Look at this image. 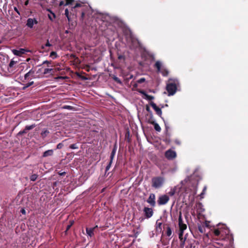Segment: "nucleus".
Here are the masks:
<instances>
[{
    "instance_id": "14",
    "label": "nucleus",
    "mask_w": 248,
    "mask_h": 248,
    "mask_svg": "<svg viewBox=\"0 0 248 248\" xmlns=\"http://www.w3.org/2000/svg\"><path fill=\"white\" fill-rule=\"evenodd\" d=\"M155 196L154 193L150 194L149 198L147 200V202L149 203L152 206L154 207L155 205Z\"/></svg>"
},
{
    "instance_id": "28",
    "label": "nucleus",
    "mask_w": 248,
    "mask_h": 248,
    "mask_svg": "<svg viewBox=\"0 0 248 248\" xmlns=\"http://www.w3.org/2000/svg\"><path fill=\"white\" fill-rule=\"evenodd\" d=\"M49 133V132L47 129L44 130L41 132V136L43 139H45Z\"/></svg>"
},
{
    "instance_id": "58",
    "label": "nucleus",
    "mask_w": 248,
    "mask_h": 248,
    "mask_svg": "<svg viewBox=\"0 0 248 248\" xmlns=\"http://www.w3.org/2000/svg\"><path fill=\"white\" fill-rule=\"evenodd\" d=\"M138 83H135L134 84V85H133V88H136L138 87Z\"/></svg>"
},
{
    "instance_id": "11",
    "label": "nucleus",
    "mask_w": 248,
    "mask_h": 248,
    "mask_svg": "<svg viewBox=\"0 0 248 248\" xmlns=\"http://www.w3.org/2000/svg\"><path fill=\"white\" fill-rule=\"evenodd\" d=\"M220 230L221 231V239L223 240L225 238V235L227 236L230 233V230L227 228V227L225 225H222L219 228Z\"/></svg>"
},
{
    "instance_id": "53",
    "label": "nucleus",
    "mask_w": 248,
    "mask_h": 248,
    "mask_svg": "<svg viewBox=\"0 0 248 248\" xmlns=\"http://www.w3.org/2000/svg\"><path fill=\"white\" fill-rule=\"evenodd\" d=\"M45 46L46 47H49V46H52V45L49 43L48 39L47 40V42H46V44H45Z\"/></svg>"
},
{
    "instance_id": "10",
    "label": "nucleus",
    "mask_w": 248,
    "mask_h": 248,
    "mask_svg": "<svg viewBox=\"0 0 248 248\" xmlns=\"http://www.w3.org/2000/svg\"><path fill=\"white\" fill-rule=\"evenodd\" d=\"M143 211L146 218H150L154 213L153 209L149 207H145Z\"/></svg>"
},
{
    "instance_id": "36",
    "label": "nucleus",
    "mask_w": 248,
    "mask_h": 248,
    "mask_svg": "<svg viewBox=\"0 0 248 248\" xmlns=\"http://www.w3.org/2000/svg\"><path fill=\"white\" fill-rule=\"evenodd\" d=\"M34 83V82L33 81H31V82H30L28 83H27L23 88V89H25L31 86L32 85H33Z\"/></svg>"
},
{
    "instance_id": "56",
    "label": "nucleus",
    "mask_w": 248,
    "mask_h": 248,
    "mask_svg": "<svg viewBox=\"0 0 248 248\" xmlns=\"http://www.w3.org/2000/svg\"><path fill=\"white\" fill-rule=\"evenodd\" d=\"M65 174H66V172L65 171L59 172V174L61 176H64V175H65Z\"/></svg>"
},
{
    "instance_id": "30",
    "label": "nucleus",
    "mask_w": 248,
    "mask_h": 248,
    "mask_svg": "<svg viewBox=\"0 0 248 248\" xmlns=\"http://www.w3.org/2000/svg\"><path fill=\"white\" fill-rule=\"evenodd\" d=\"M36 126L35 124H31V125H26L25 127V130L29 131L32 129Z\"/></svg>"
},
{
    "instance_id": "1",
    "label": "nucleus",
    "mask_w": 248,
    "mask_h": 248,
    "mask_svg": "<svg viewBox=\"0 0 248 248\" xmlns=\"http://www.w3.org/2000/svg\"><path fill=\"white\" fill-rule=\"evenodd\" d=\"M179 85V82L177 79L170 78L166 87V89L168 93V95H174Z\"/></svg>"
},
{
    "instance_id": "63",
    "label": "nucleus",
    "mask_w": 248,
    "mask_h": 248,
    "mask_svg": "<svg viewBox=\"0 0 248 248\" xmlns=\"http://www.w3.org/2000/svg\"><path fill=\"white\" fill-rule=\"evenodd\" d=\"M123 58H124V56H122V55H120V56H118V59H123Z\"/></svg>"
},
{
    "instance_id": "44",
    "label": "nucleus",
    "mask_w": 248,
    "mask_h": 248,
    "mask_svg": "<svg viewBox=\"0 0 248 248\" xmlns=\"http://www.w3.org/2000/svg\"><path fill=\"white\" fill-rule=\"evenodd\" d=\"M51 63V61H45L43 62L42 63V65L43 64H47V66L48 67L49 66V64Z\"/></svg>"
},
{
    "instance_id": "60",
    "label": "nucleus",
    "mask_w": 248,
    "mask_h": 248,
    "mask_svg": "<svg viewBox=\"0 0 248 248\" xmlns=\"http://www.w3.org/2000/svg\"><path fill=\"white\" fill-rule=\"evenodd\" d=\"M205 224V226L207 227H208L209 226V223L207 221H205L204 223Z\"/></svg>"
},
{
    "instance_id": "51",
    "label": "nucleus",
    "mask_w": 248,
    "mask_h": 248,
    "mask_svg": "<svg viewBox=\"0 0 248 248\" xmlns=\"http://www.w3.org/2000/svg\"><path fill=\"white\" fill-rule=\"evenodd\" d=\"M65 2H64V1L63 0H61L59 3V6L60 7L63 6V5L65 6Z\"/></svg>"
},
{
    "instance_id": "62",
    "label": "nucleus",
    "mask_w": 248,
    "mask_h": 248,
    "mask_svg": "<svg viewBox=\"0 0 248 248\" xmlns=\"http://www.w3.org/2000/svg\"><path fill=\"white\" fill-rule=\"evenodd\" d=\"M46 46H45V45H42V46H41V48H42V49L45 50V48H46Z\"/></svg>"
},
{
    "instance_id": "22",
    "label": "nucleus",
    "mask_w": 248,
    "mask_h": 248,
    "mask_svg": "<svg viewBox=\"0 0 248 248\" xmlns=\"http://www.w3.org/2000/svg\"><path fill=\"white\" fill-rule=\"evenodd\" d=\"M53 154V150H48L45 152H44L43 154V157H46L48 156H51Z\"/></svg>"
},
{
    "instance_id": "33",
    "label": "nucleus",
    "mask_w": 248,
    "mask_h": 248,
    "mask_svg": "<svg viewBox=\"0 0 248 248\" xmlns=\"http://www.w3.org/2000/svg\"><path fill=\"white\" fill-rule=\"evenodd\" d=\"M38 175L36 174H33L30 177V180L32 181H35L38 178Z\"/></svg>"
},
{
    "instance_id": "31",
    "label": "nucleus",
    "mask_w": 248,
    "mask_h": 248,
    "mask_svg": "<svg viewBox=\"0 0 248 248\" xmlns=\"http://www.w3.org/2000/svg\"><path fill=\"white\" fill-rule=\"evenodd\" d=\"M206 189H207V187L206 186H204L203 188V190H202V192L201 193V194L200 195V199H202V198H203L204 197V195L205 193V191L206 190Z\"/></svg>"
},
{
    "instance_id": "17",
    "label": "nucleus",
    "mask_w": 248,
    "mask_h": 248,
    "mask_svg": "<svg viewBox=\"0 0 248 248\" xmlns=\"http://www.w3.org/2000/svg\"><path fill=\"white\" fill-rule=\"evenodd\" d=\"M97 228H98L97 226H96L93 228H87L86 231L87 234L90 237L93 236L94 234L93 231Z\"/></svg>"
},
{
    "instance_id": "57",
    "label": "nucleus",
    "mask_w": 248,
    "mask_h": 248,
    "mask_svg": "<svg viewBox=\"0 0 248 248\" xmlns=\"http://www.w3.org/2000/svg\"><path fill=\"white\" fill-rule=\"evenodd\" d=\"M114 80H115V81H116L117 82H120V79H119L117 77H115V78H114Z\"/></svg>"
},
{
    "instance_id": "45",
    "label": "nucleus",
    "mask_w": 248,
    "mask_h": 248,
    "mask_svg": "<svg viewBox=\"0 0 248 248\" xmlns=\"http://www.w3.org/2000/svg\"><path fill=\"white\" fill-rule=\"evenodd\" d=\"M145 81V78H142L137 80V83H142L144 82Z\"/></svg>"
},
{
    "instance_id": "3",
    "label": "nucleus",
    "mask_w": 248,
    "mask_h": 248,
    "mask_svg": "<svg viewBox=\"0 0 248 248\" xmlns=\"http://www.w3.org/2000/svg\"><path fill=\"white\" fill-rule=\"evenodd\" d=\"M155 67L157 69L158 72L161 73L162 75L166 77L169 75V71L166 68L162 67L161 63L159 61H157L155 64Z\"/></svg>"
},
{
    "instance_id": "42",
    "label": "nucleus",
    "mask_w": 248,
    "mask_h": 248,
    "mask_svg": "<svg viewBox=\"0 0 248 248\" xmlns=\"http://www.w3.org/2000/svg\"><path fill=\"white\" fill-rule=\"evenodd\" d=\"M146 111H147L148 112H149V113L150 114V115H151V116H152V115H153V114H152V111L151 110L149 106L148 105H147L146 106Z\"/></svg>"
},
{
    "instance_id": "35",
    "label": "nucleus",
    "mask_w": 248,
    "mask_h": 248,
    "mask_svg": "<svg viewBox=\"0 0 248 248\" xmlns=\"http://www.w3.org/2000/svg\"><path fill=\"white\" fill-rule=\"evenodd\" d=\"M163 141L165 142L166 144H170L171 142V140L169 137H166L163 140Z\"/></svg>"
},
{
    "instance_id": "24",
    "label": "nucleus",
    "mask_w": 248,
    "mask_h": 248,
    "mask_svg": "<svg viewBox=\"0 0 248 248\" xmlns=\"http://www.w3.org/2000/svg\"><path fill=\"white\" fill-rule=\"evenodd\" d=\"M159 220H157L156 222V230L158 232H162V222H160L158 221Z\"/></svg>"
},
{
    "instance_id": "25",
    "label": "nucleus",
    "mask_w": 248,
    "mask_h": 248,
    "mask_svg": "<svg viewBox=\"0 0 248 248\" xmlns=\"http://www.w3.org/2000/svg\"><path fill=\"white\" fill-rule=\"evenodd\" d=\"M150 123L154 125V128L156 131H157V132L161 131V127L157 123H155L154 121H153L152 122H150Z\"/></svg>"
},
{
    "instance_id": "41",
    "label": "nucleus",
    "mask_w": 248,
    "mask_h": 248,
    "mask_svg": "<svg viewBox=\"0 0 248 248\" xmlns=\"http://www.w3.org/2000/svg\"><path fill=\"white\" fill-rule=\"evenodd\" d=\"M27 130H25V128H24V130H21V131H19V132L18 133L17 135H18V136H21V135H23V134H24L27 133Z\"/></svg>"
},
{
    "instance_id": "54",
    "label": "nucleus",
    "mask_w": 248,
    "mask_h": 248,
    "mask_svg": "<svg viewBox=\"0 0 248 248\" xmlns=\"http://www.w3.org/2000/svg\"><path fill=\"white\" fill-rule=\"evenodd\" d=\"M20 212H21L23 215H25V214H26V210H25L24 208H22V209L20 210Z\"/></svg>"
},
{
    "instance_id": "64",
    "label": "nucleus",
    "mask_w": 248,
    "mask_h": 248,
    "mask_svg": "<svg viewBox=\"0 0 248 248\" xmlns=\"http://www.w3.org/2000/svg\"><path fill=\"white\" fill-rule=\"evenodd\" d=\"M29 3V0H26L25 2V5H27Z\"/></svg>"
},
{
    "instance_id": "18",
    "label": "nucleus",
    "mask_w": 248,
    "mask_h": 248,
    "mask_svg": "<svg viewBox=\"0 0 248 248\" xmlns=\"http://www.w3.org/2000/svg\"><path fill=\"white\" fill-rule=\"evenodd\" d=\"M166 229V234L167 236H170L172 234V230L170 226L168 224H164V228Z\"/></svg>"
},
{
    "instance_id": "39",
    "label": "nucleus",
    "mask_w": 248,
    "mask_h": 248,
    "mask_svg": "<svg viewBox=\"0 0 248 248\" xmlns=\"http://www.w3.org/2000/svg\"><path fill=\"white\" fill-rule=\"evenodd\" d=\"M69 148L72 149H78V147L77 145V144L76 143H75V144H71L69 146Z\"/></svg>"
},
{
    "instance_id": "21",
    "label": "nucleus",
    "mask_w": 248,
    "mask_h": 248,
    "mask_svg": "<svg viewBox=\"0 0 248 248\" xmlns=\"http://www.w3.org/2000/svg\"><path fill=\"white\" fill-rule=\"evenodd\" d=\"M221 231H222L220 230L219 228L215 229L213 231L214 235L216 236L219 237V239H221Z\"/></svg>"
},
{
    "instance_id": "49",
    "label": "nucleus",
    "mask_w": 248,
    "mask_h": 248,
    "mask_svg": "<svg viewBox=\"0 0 248 248\" xmlns=\"http://www.w3.org/2000/svg\"><path fill=\"white\" fill-rule=\"evenodd\" d=\"M195 246L193 244H190L189 245H188V246H187L186 247V248H195Z\"/></svg>"
},
{
    "instance_id": "43",
    "label": "nucleus",
    "mask_w": 248,
    "mask_h": 248,
    "mask_svg": "<svg viewBox=\"0 0 248 248\" xmlns=\"http://www.w3.org/2000/svg\"><path fill=\"white\" fill-rule=\"evenodd\" d=\"M63 108H65V109H69V110H72L73 109V107L72 106H68V105H65L63 107Z\"/></svg>"
},
{
    "instance_id": "47",
    "label": "nucleus",
    "mask_w": 248,
    "mask_h": 248,
    "mask_svg": "<svg viewBox=\"0 0 248 248\" xmlns=\"http://www.w3.org/2000/svg\"><path fill=\"white\" fill-rule=\"evenodd\" d=\"M154 98H155L154 96H153L152 95H148V96H147L146 100L151 101V100H154Z\"/></svg>"
},
{
    "instance_id": "26",
    "label": "nucleus",
    "mask_w": 248,
    "mask_h": 248,
    "mask_svg": "<svg viewBox=\"0 0 248 248\" xmlns=\"http://www.w3.org/2000/svg\"><path fill=\"white\" fill-rule=\"evenodd\" d=\"M136 91L143 95L142 98L143 99H146L147 96H148V94L146 93L145 91L140 89H136Z\"/></svg>"
},
{
    "instance_id": "8",
    "label": "nucleus",
    "mask_w": 248,
    "mask_h": 248,
    "mask_svg": "<svg viewBox=\"0 0 248 248\" xmlns=\"http://www.w3.org/2000/svg\"><path fill=\"white\" fill-rule=\"evenodd\" d=\"M170 198L167 195H163L160 196L158 199L157 202L160 205L166 204L169 201Z\"/></svg>"
},
{
    "instance_id": "4",
    "label": "nucleus",
    "mask_w": 248,
    "mask_h": 248,
    "mask_svg": "<svg viewBox=\"0 0 248 248\" xmlns=\"http://www.w3.org/2000/svg\"><path fill=\"white\" fill-rule=\"evenodd\" d=\"M178 225L179 228V232L180 233H184V231L186 230L187 228L186 224H185L183 222L182 213L181 212L179 213V217H178Z\"/></svg>"
},
{
    "instance_id": "23",
    "label": "nucleus",
    "mask_w": 248,
    "mask_h": 248,
    "mask_svg": "<svg viewBox=\"0 0 248 248\" xmlns=\"http://www.w3.org/2000/svg\"><path fill=\"white\" fill-rule=\"evenodd\" d=\"M55 72L53 68H45L44 70V74L46 75L47 74H50V75H53Z\"/></svg>"
},
{
    "instance_id": "50",
    "label": "nucleus",
    "mask_w": 248,
    "mask_h": 248,
    "mask_svg": "<svg viewBox=\"0 0 248 248\" xmlns=\"http://www.w3.org/2000/svg\"><path fill=\"white\" fill-rule=\"evenodd\" d=\"M85 16V12L84 11H82L81 14L80 20H83L84 19Z\"/></svg>"
},
{
    "instance_id": "9",
    "label": "nucleus",
    "mask_w": 248,
    "mask_h": 248,
    "mask_svg": "<svg viewBox=\"0 0 248 248\" xmlns=\"http://www.w3.org/2000/svg\"><path fill=\"white\" fill-rule=\"evenodd\" d=\"M35 70L33 69H31L28 72H27L25 75H24V80H23V81H24L25 80H31L33 78H35Z\"/></svg>"
},
{
    "instance_id": "6",
    "label": "nucleus",
    "mask_w": 248,
    "mask_h": 248,
    "mask_svg": "<svg viewBox=\"0 0 248 248\" xmlns=\"http://www.w3.org/2000/svg\"><path fill=\"white\" fill-rule=\"evenodd\" d=\"M165 156L168 160H173L176 157V153L171 149H169L166 151Z\"/></svg>"
},
{
    "instance_id": "7",
    "label": "nucleus",
    "mask_w": 248,
    "mask_h": 248,
    "mask_svg": "<svg viewBox=\"0 0 248 248\" xmlns=\"http://www.w3.org/2000/svg\"><path fill=\"white\" fill-rule=\"evenodd\" d=\"M17 62L11 60L10 62L7 64L6 69L9 73H13L16 69V64Z\"/></svg>"
},
{
    "instance_id": "52",
    "label": "nucleus",
    "mask_w": 248,
    "mask_h": 248,
    "mask_svg": "<svg viewBox=\"0 0 248 248\" xmlns=\"http://www.w3.org/2000/svg\"><path fill=\"white\" fill-rule=\"evenodd\" d=\"M64 15H65V16L66 17H68L69 16V11H68V9H66L65 10V13H64Z\"/></svg>"
},
{
    "instance_id": "59",
    "label": "nucleus",
    "mask_w": 248,
    "mask_h": 248,
    "mask_svg": "<svg viewBox=\"0 0 248 248\" xmlns=\"http://www.w3.org/2000/svg\"><path fill=\"white\" fill-rule=\"evenodd\" d=\"M169 194L170 195V196H173L174 194V191H170L169 192Z\"/></svg>"
},
{
    "instance_id": "34",
    "label": "nucleus",
    "mask_w": 248,
    "mask_h": 248,
    "mask_svg": "<svg viewBox=\"0 0 248 248\" xmlns=\"http://www.w3.org/2000/svg\"><path fill=\"white\" fill-rule=\"evenodd\" d=\"M112 161H111V160L109 161L108 164V165L107 166V167L106 168V170H105L106 172L107 171H108L109 170V169L110 168L111 164H112Z\"/></svg>"
},
{
    "instance_id": "61",
    "label": "nucleus",
    "mask_w": 248,
    "mask_h": 248,
    "mask_svg": "<svg viewBox=\"0 0 248 248\" xmlns=\"http://www.w3.org/2000/svg\"><path fill=\"white\" fill-rule=\"evenodd\" d=\"M72 224H71V225H68V226H67L66 231H67L68 230H69V229L70 228V227H71V226Z\"/></svg>"
},
{
    "instance_id": "32",
    "label": "nucleus",
    "mask_w": 248,
    "mask_h": 248,
    "mask_svg": "<svg viewBox=\"0 0 248 248\" xmlns=\"http://www.w3.org/2000/svg\"><path fill=\"white\" fill-rule=\"evenodd\" d=\"M129 137H130V132H129V131L128 130L125 133V138L126 140H127V141L128 142H130V139Z\"/></svg>"
},
{
    "instance_id": "20",
    "label": "nucleus",
    "mask_w": 248,
    "mask_h": 248,
    "mask_svg": "<svg viewBox=\"0 0 248 248\" xmlns=\"http://www.w3.org/2000/svg\"><path fill=\"white\" fill-rule=\"evenodd\" d=\"M130 39L133 45H135L136 47L140 45L139 40L134 38L132 34H130Z\"/></svg>"
},
{
    "instance_id": "27",
    "label": "nucleus",
    "mask_w": 248,
    "mask_h": 248,
    "mask_svg": "<svg viewBox=\"0 0 248 248\" xmlns=\"http://www.w3.org/2000/svg\"><path fill=\"white\" fill-rule=\"evenodd\" d=\"M226 237L229 240L230 245H232V244L233 243V241H234L233 236L232 234H230V233H229V234H228L226 236Z\"/></svg>"
},
{
    "instance_id": "38",
    "label": "nucleus",
    "mask_w": 248,
    "mask_h": 248,
    "mask_svg": "<svg viewBox=\"0 0 248 248\" xmlns=\"http://www.w3.org/2000/svg\"><path fill=\"white\" fill-rule=\"evenodd\" d=\"M57 53L55 51H52L50 53V57L52 58L53 59H54L55 58L57 57Z\"/></svg>"
},
{
    "instance_id": "37",
    "label": "nucleus",
    "mask_w": 248,
    "mask_h": 248,
    "mask_svg": "<svg viewBox=\"0 0 248 248\" xmlns=\"http://www.w3.org/2000/svg\"><path fill=\"white\" fill-rule=\"evenodd\" d=\"M74 1L75 0H65V6L72 4Z\"/></svg>"
},
{
    "instance_id": "48",
    "label": "nucleus",
    "mask_w": 248,
    "mask_h": 248,
    "mask_svg": "<svg viewBox=\"0 0 248 248\" xmlns=\"http://www.w3.org/2000/svg\"><path fill=\"white\" fill-rule=\"evenodd\" d=\"M82 6V4L80 3H77L75 5L72 7L73 9H75L76 8H78V7H81Z\"/></svg>"
},
{
    "instance_id": "13",
    "label": "nucleus",
    "mask_w": 248,
    "mask_h": 248,
    "mask_svg": "<svg viewBox=\"0 0 248 248\" xmlns=\"http://www.w3.org/2000/svg\"><path fill=\"white\" fill-rule=\"evenodd\" d=\"M150 105L152 106L153 109L155 110L156 114L160 117L162 115L161 108L156 106L154 102H150Z\"/></svg>"
},
{
    "instance_id": "40",
    "label": "nucleus",
    "mask_w": 248,
    "mask_h": 248,
    "mask_svg": "<svg viewBox=\"0 0 248 248\" xmlns=\"http://www.w3.org/2000/svg\"><path fill=\"white\" fill-rule=\"evenodd\" d=\"M27 130H25V128H24V130H21V131H19V132L18 133L17 135H18V136H21V135H23V134H24L27 133Z\"/></svg>"
},
{
    "instance_id": "5",
    "label": "nucleus",
    "mask_w": 248,
    "mask_h": 248,
    "mask_svg": "<svg viewBox=\"0 0 248 248\" xmlns=\"http://www.w3.org/2000/svg\"><path fill=\"white\" fill-rule=\"evenodd\" d=\"M8 62V57L7 56L1 54V70H4L6 69Z\"/></svg>"
},
{
    "instance_id": "16",
    "label": "nucleus",
    "mask_w": 248,
    "mask_h": 248,
    "mask_svg": "<svg viewBox=\"0 0 248 248\" xmlns=\"http://www.w3.org/2000/svg\"><path fill=\"white\" fill-rule=\"evenodd\" d=\"M27 51V50L23 48H20L19 50L14 49L13 50V52L15 55L19 56H21L23 54H25Z\"/></svg>"
},
{
    "instance_id": "2",
    "label": "nucleus",
    "mask_w": 248,
    "mask_h": 248,
    "mask_svg": "<svg viewBox=\"0 0 248 248\" xmlns=\"http://www.w3.org/2000/svg\"><path fill=\"white\" fill-rule=\"evenodd\" d=\"M165 182V178L162 176L154 177L152 179V186L157 189L161 187Z\"/></svg>"
},
{
    "instance_id": "29",
    "label": "nucleus",
    "mask_w": 248,
    "mask_h": 248,
    "mask_svg": "<svg viewBox=\"0 0 248 248\" xmlns=\"http://www.w3.org/2000/svg\"><path fill=\"white\" fill-rule=\"evenodd\" d=\"M198 230L201 233H204L205 231L204 226L203 225H198Z\"/></svg>"
},
{
    "instance_id": "46",
    "label": "nucleus",
    "mask_w": 248,
    "mask_h": 248,
    "mask_svg": "<svg viewBox=\"0 0 248 248\" xmlns=\"http://www.w3.org/2000/svg\"><path fill=\"white\" fill-rule=\"evenodd\" d=\"M63 146V144L62 143H59L58 144H57V149H62Z\"/></svg>"
},
{
    "instance_id": "15",
    "label": "nucleus",
    "mask_w": 248,
    "mask_h": 248,
    "mask_svg": "<svg viewBox=\"0 0 248 248\" xmlns=\"http://www.w3.org/2000/svg\"><path fill=\"white\" fill-rule=\"evenodd\" d=\"M184 233H179V238L180 239V248H184V247L185 245V242L186 239V237H183Z\"/></svg>"
},
{
    "instance_id": "55",
    "label": "nucleus",
    "mask_w": 248,
    "mask_h": 248,
    "mask_svg": "<svg viewBox=\"0 0 248 248\" xmlns=\"http://www.w3.org/2000/svg\"><path fill=\"white\" fill-rule=\"evenodd\" d=\"M193 189H194V194H196V192H197V185L193 186Z\"/></svg>"
},
{
    "instance_id": "12",
    "label": "nucleus",
    "mask_w": 248,
    "mask_h": 248,
    "mask_svg": "<svg viewBox=\"0 0 248 248\" xmlns=\"http://www.w3.org/2000/svg\"><path fill=\"white\" fill-rule=\"evenodd\" d=\"M38 21L35 18H29L27 19L26 25L30 29H32L34 24H37Z\"/></svg>"
},
{
    "instance_id": "19",
    "label": "nucleus",
    "mask_w": 248,
    "mask_h": 248,
    "mask_svg": "<svg viewBox=\"0 0 248 248\" xmlns=\"http://www.w3.org/2000/svg\"><path fill=\"white\" fill-rule=\"evenodd\" d=\"M117 146L116 143H115L113 146V148L111 153V155H110V160L113 161L114 156L115 155L116 151H117Z\"/></svg>"
}]
</instances>
